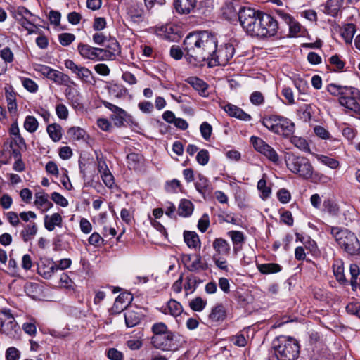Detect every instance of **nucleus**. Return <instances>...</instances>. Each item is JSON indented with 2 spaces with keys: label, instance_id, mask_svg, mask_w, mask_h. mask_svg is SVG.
<instances>
[{
  "label": "nucleus",
  "instance_id": "obj_1",
  "mask_svg": "<svg viewBox=\"0 0 360 360\" xmlns=\"http://www.w3.org/2000/svg\"><path fill=\"white\" fill-rule=\"evenodd\" d=\"M186 59L194 66H202L207 62L209 67L226 65L235 52L231 44L218 46L217 38L208 31L190 33L184 41Z\"/></svg>",
  "mask_w": 360,
  "mask_h": 360
},
{
  "label": "nucleus",
  "instance_id": "obj_2",
  "mask_svg": "<svg viewBox=\"0 0 360 360\" xmlns=\"http://www.w3.org/2000/svg\"><path fill=\"white\" fill-rule=\"evenodd\" d=\"M272 347L278 360H295L300 354L298 342L291 337H277L273 340Z\"/></svg>",
  "mask_w": 360,
  "mask_h": 360
},
{
  "label": "nucleus",
  "instance_id": "obj_3",
  "mask_svg": "<svg viewBox=\"0 0 360 360\" xmlns=\"http://www.w3.org/2000/svg\"><path fill=\"white\" fill-rule=\"evenodd\" d=\"M328 231L337 243L345 252L351 255L359 254L360 243L354 233L339 226H329Z\"/></svg>",
  "mask_w": 360,
  "mask_h": 360
},
{
  "label": "nucleus",
  "instance_id": "obj_4",
  "mask_svg": "<svg viewBox=\"0 0 360 360\" xmlns=\"http://www.w3.org/2000/svg\"><path fill=\"white\" fill-rule=\"evenodd\" d=\"M262 11L252 8H243L238 12V19L244 30L251 36L260 37L261 15Z\"/></svg>",
  "mask_w": 360,
  "mask_h": 360
},
{
  "label": "nucleus",
  "instance_id": "obj_5",
  "mask_svg": "<svg viewBox=\"0 0 360 360\" xmlns=\"http://www.w3.org/2000/svg\"><path fill=\"white\" fill-rule=\"evenodd\" d=\"M262 124L273 133L288 137L295 131V124L290 119L276 115L264 117Z\"/></svg>",
  "mask_w": 360,
  "mask_h": 360
},
{
  "label": "nucleus",
  "instance_id": "obj_6",
  "mask_svg": "<svg viewBox=\"0 0 360 360\" xmlns=\"http://www.w3.org/2000/svg\"><path fill=\"white\" fill-rule=\"evenodd\" d=\"M288 169L300 177L308 179L313 174V167L308 158L289 153L285 155Z\"/></svg>",
  "mask_w": 360,
  "mask_h": 360
},
{
  "label": "nucleus",
  "instance_id": "obj_7",
  "mask_svg": "<svg viewBox=\"0 0 360 360\" xmlns=\"http://www.w3.org/2000/svg\"><path fill=\"white\" fill-rule=\"evenodd\" d=\"M34 70L58 85L65 86L76 85L75 82L69 75L53 69L49 66L43 64H34Z\"/></svg>",
  "mask_w": 360,
  "mask_h": 360
},
{
  "label": "nucleus",
  "instance_id": "obj_8",
  "mask_svg": "<svg viewBox=\"0 0 360 360\" xmlns=\"http://www.w3.org/2000/svg\"><path fill=\"white\" fill-rule=\"evenodd\" d=\"M0 332L11 338H18L21 333L20 327L15 320L10 310L0 311Z\"/></svg>",
  "mask_w": 360,
  "mask_h": 360
},
{
  "label": "nucleus",
  "instance_id": "obj_9",
  "mask_svg": "<svg viewBox=\"0 0 360 360\" xmlns=\"http://www.w3.org/2000/svg\"><path fill=\"white\" fill-rule=\"evenodd\" d=\"M151 343L155 348L163 351H174L179 347L175 335L171 330L161 335H153Z\"/></svg>",
  "mask_w": 360,
  "mask_h": 360
},
{
  "label": "nucleus",
  "instance_id": "obj_10",
  "mask_svg": "<svg viewBox=\"0 0 360 360\" xmlns=\"http://www.w3.org/2000/svg\"><path fill=\"white\" fill-rule=\"evenodd\" d=\"M250 141L254 148L257 152L264 155L268 160L274 163H278L279 162V155L276 151L263 139L259 137L252 136Z\"/></svg>",
  "mask_w": 360,
  "mask_h": 360
},
{
  "label": "nucleus",
  "instance_id": "obj_11",
  "mask_svg": "<svg viewBox=\"0 0 360 360\" xmlns=\"http://www.w3.org/2000/svg\"><path fill=\"white\" fill-rule=\"evenodd\" d=\"M261 15V34L260 37H268L274 36L278 30V22L274 18L264 12Z\"/></svg>",
  "mask_w": 360,
  "mask_h": 360
},
{
  "label": "nucleus",
  "instance_id": "obj_12",
  "mask_svg": "<svg viewBox=\"0 0 360 360\" xmlns=\"http://www.w3.org/2000/svg\"><path fill=\"white\" fill-rule=\"evenodd\" d=\"M66 68L77 75L79 79L86 83H91L93 79L92 72L86 67L77 65L73 60L67 59L64 61Z\"/></svg>",
  "mask_w": 360,
  "mask_h": 360
},
{
  "label": "nucleus",
  "instance_id": "obj_13",
  "mask_svg": "<svg viewBox=\"0 0 360 360\" xmlns=\"http://www.w3.org/2000/svg\"><path fill=\"white\" fill-rule=\"evenodd\" d=\"M353 89L354 90V94H345L339 98V103L349 110L360 115V104L356 101V98L360 96V91L354 87ZM352 91L353 92V91Z\"/></svg>",
  "mask_w": 360,
  "mask_h": 360
},
{
  "label": "nucleus",
  "instance_id": "obj_14",
  "mask_svg": "<svg viewBox=\"0 0 360 360\" xmlns=\"http://www.w3.org/2000/svg\"><path fill=\"white\" fill-rule=\"evenodd\" d=\"M132 300L133 296L130 293L124 292L120 294L116 298L113 306L110 309V313L112 314H117L127 309V306L131 303Z\"/></svg>",
  "mask_w": 360,
  "mask_h": 360
},
{
  "label": "nucleus",
  "instance_id": "obj_15",
  "mask_svg": "<svg viewBox=\"0 0 360 360\" xmlns=\"http://www.w3.org/2000/svg\"><path fill=\"white\" fill-rule=\"evenodd\" d=\"M81 56L86 59L97 60L100 59V54L104 51L103 49L92 47L88 44H79L77 46Z\"/></svg>",
  "mask_w": 360,
  "mask_h": 360
},
{
  "label": "nucleus",
  "instance_id": "obj_16",
  "mask_svg": "<svg viewBox=\"0 0 360 360\" xmlns=\"http://www.w3.org/2000/svg\"><path fill=\"white\" fill-rule=\"evenodd\" d=\"M103 104L105 108L113 112L111 115V119L113 120L114 124L117 127L122 126L127 116V112L109 102L105 101Z\"/></svg>",
  "mask_w": 360,
  "mask_h": 360
},
{
  "label": "nucleus",
  "instance_id": "obj_17",
  "mask_svg": "<svg viewBox=\"0 0 360 360\" xmlns=\"http://www.w3.org/2000/svg\"><path fill=\"white\" fill-rule=\"evenodd\" d=\"M224 110L231 117H236L242 121H250L252 117L250 115L246 113L240 108L233 105L231 103H226L222 106Z\"/></svg>",
  "mask_w": 360,
  "mask_h": 360
},
{
  "label": "nucleus",
  "instance_id": "obj_18",
  "mask_svg": "<svg viewBox=\"0 0 360 360\" xmlns=\"http://www.w3.org/2000/svg\"><path fill=\"white\" fill-rule=\"evenodd\" d=\"M142 318L143 314L139 309H127L124 312L125 323L128 328H131L138 325Z\"/></svg>",
  "mask_w": 360,
  "mask_h": 360
},
{
  "label": "nucleus",
  "instance_id": "obj_19",
  "mask_svg": "<svg viewBox=\"0 0 360 360\" xmlns=\"http://www.w3.org/2000/svg\"><path fill=\"white\" fill-rule=\"evenodd\" d=\"M212 247L215 251V254L214 255L228 256L230 254L231 246L228 241L222 238H217L214 239L212 243Z\"/></svg>",
  "mask_w": 360,
  "mask_h": 360
},
{
  "label": "nucleus",
  "instance_id": "obj_20",
  "mask_svg": "<svg viewBox=\"0 0 360 360\" xmlns=\"http://www.w3.org/2000/svg\"><path fill=\"white\" fill-rule=\"evenodd\" d=\"M327 91L333 96H338L339 98L345 96V94H354L352 91H354L352 86H340L335 84H330L327 86Z\"/></svg>",
  "mask_w": 360,
  "mask_h": 360
},
{
  "label": "nucleus",
  "instance_id": "obj_21",
  "mask_svg": "<svg viewBox=\"0 0 360 360\" xmlns=\"http://www.w3.org/2000/svg\"><path fill=\"white\" fill-rule=\"evenodd\" d=\"M161 311L165 314H170L176 317L181 314L183 308L179 302L172 299L168 301L167 306L162 307Z\"/></svg>",
  "mask_w": 360,
  "mask_h": 360
},
{
  "label": "nucleus",
  "instance_id": "obj_22",
  "mask_svg": "<svg viewBox=\"0 0 360 360\" xmlns=\"http://www.w3.org/2000/svg\"><path fill=\"white\" fill-rule=\"evenodd\" d=\"M144 11L139 4H134L127 8V15L135 22H139L143 19Z\"/></svg>",
  "mask_w": 360,
  "mask_h": 360
},
{
  "label": "nucleus",
  "instance_id": "obj_23",
  "mask_svg": "<svg viewBox=\"0 0 360 360\" xmlns=\"http://www.w3.org/2000/svg\"><path fill=\"white\" fill-rule=\"evenodd\" d=\"M196 190L202 195L209 194L211 193L212 188L209 180L202 174H198V179L195 183Z\"/></svg>",
  "mask_w": 360,
  "mask_h": 360
},
{
  "label": "nucleus",
  "instance_id": "obj_24",
  "mask_svg": "<svg viewBox=\"0 0 360 360\" xmlns=\"http://www.w3.org/2000/svg\"><path fill=\"white\" fill-rule=\"evenodd\" d=\"M38 229L35 222H30L28 224L24 226L23 229L20 231V236L22 240L27 243L36 236Z\"/></svg>",
  "mask_w": 360,
  "mask_h": 360
},
{
  "label": "nucleus",
  "instance_id": "obj_25",
  "mask_svg": "<svg viewBox=\"0 0 360 360\" xmlns=\"http://www.w3.org/2000/svg\"><path fill=\"white\" fill-rule=\"evenodd\" d=\"M196 0H175L174 6L179 13L187 14L195 6Z\"/></svg>",
  "mask_w": 360,
  "mask_h": 360
},
{
  "label": "nucleus",
  "instance_id": "obj_26",
  "mask_svg": "<svg viewBox=\"0 0 360 360\" xmlns=\"http://www.w3.org/2000/svg\"><path fill=\"white\" fill-rule=\"evenodd\" d=\"M226 317V312L224 306L222 304H216L211 310L209 314V319L212 322H219L224 321Z\"/></svg>",
  "mask_w": 360,
  "mask_h": 360
},
{
  "label": "nucleus",
  "instance_id": "obj_27",
  "mask_svg": "<svg viewBox=\"0 0 360 360\" xmlns=\"http://www.w3.org/2000/svg\"><path fill=\"white\" fill-rule=\"evenodd\" d=\"M184 239L189 248L196 250L200 248L199 236L195 231H185L184 232Z\"/></svg>",
  "mask_w": 360,
  "mask_h": 360
},
{
  "label": "nucleus",
  "instance_id": "obj_28",
  "mask_svg": "<svg viewBox=\"0 0 360 360\" xmlns=\"http://www.w3.org/2000/svg\"><path fill=\"white\" fill-rule=\"evenodd\" d=\"M227 234L231 238L234 245V252H237L241 249L242 244L245 241V236L243 233L240 231H230L227 233Z\"/></svg>",
  "mask_w": 360,
  "mask_h": 360
},
{
  "label": "nucleus",
  "instance_id": "obj_29",
  "mask_svg": "<svg viewBox=\"0 0 360 360\" xmlns=\"http://www.w3.org/2000/svg\"><path fill=\"white\" fill-rule=\"evenodd\" d=\"M207 264L202 262L201 256L197 254L194 255V259L191 261L189 265H188L187 269L191 272L197 273L200 271L207 270Z\"/></svg>",
  "mask_w": 360,
  "mask_h": 360
},
{
  "label": "nucleus",
  "instance_id": "obj_30",
  "mask_svg": "<svg viewBox=\"0 0 360 360\" xmlns=\"http://www.w3.org/2000/svg\"><path fill=\"white\" fill-rule=\"evenodd\" d=\"M61 224L62 217L58 213H54L50 217L46 215L44 218V226L49 231L54 230L56 226H60Z\"/></svg>",
  "mask_w": 360,
  "mask_h": 360
},
{
  "label": "nucleus",
  "instance_id": "obj_31",
  "mask_svg": "<svg viewBox=\"0 0 360 360\" xmlns=\"http://www.w3.org/2000/svg\"><path fill=\"white\" fill-rule=\"evenodd\" d=\"M342 5V0H328L325 6V13L331 16L338 15Z\"/></svg>",
  "mask_w": 360,
  "mask_h": 360
},
{
  "label": "nucleus",
  "instance_id": "obj_32",
  "mask_svg": "<svg viewBox=\"0 0 360 360\" xmlns=\"http://www.w3.org/2000/svg\"><path fill=\"white\" fill-rule=\"evenodd\" d=\"M355 32L354 25L353 23H348L341 29L340 34L347 44H351Z\"/></svg>",
  "mask_w": 360,
  "mask_h": 360
},
{
  "label": "nucleus",
  "instance_id": "obj_33",
  "mask_svg": "<svg viewBox=\"0 0 360 360\" xmlns=\"http://www.w3.org/2000/svg\"><path fill=\"white\" fill-rule=\"evenodd\" d=\"M61 129L60 125L56 123L48 125L46 129L49 136L54 142L60 140L62 137Z\"/></svg>",
  "mask_w": 360,
  "mask_h": 360
},
{
  "label": "nucleus",
  "instance_id": "obj_34",
  "mask_svg": "<svg viewBox=\"0 0 360 360\" xmlns=\"http://www.w3.org/2000/svg\"><path fill=\"white\" fill-rule=\"evenodd\" d=\"M193 210V203L188 200H181L178 208V212L180 216L188 217L190 216Z\"/></svg>",
  "mask_w": 360,
  "mask_h": 360
},
{
  "label": "nucleus",
  "instance_id": "obj_35",
  "mask_svg": "<svg viewBox=\"0 0 360 360\" xmlns=\"http://www.w3.org/2000/svg\"><path fill=\"white\" fill-rule=\"evenodd\" d=\"M186 82L191 85L195 90L204 93L207 89V84L201 79L196 77H191L186 79Z\"/></svg>",
  "mask_w": 360,
  "mask_h": 360
},
{
  "label": "nucleus",
  "instance_id": "obj_36",
  "mask_svg": "<svg viewBox=\"0 0 360 360\" xmlns=\"http://www.w3.org/2000/svg\"><path fill=\"white\" fill-rule=\"evenodd\" d=\"M257 268L258 270L264 274L277 273L281 270V266L275 263L259 264Z\"/></svg>",
  "mask_w": 360,
  "mask_h": 360
},
{
  "label": "nucleus",
  "instance_id": "obj_37",
  "mask_svg": "<svg viewBox=\"0 0 360 360\" xmlns=\"http://www.w3.org/2000/svg\"><path fill=\"white\" fill-rule=\"evenodd\" d=\"M333 270L336 279L340 283H345L346 278L344 274V267L341 261H335L333 264Z\"/></svg>",
  "mask_w": 360,
  "mask_h": 360
},
{
  "label": "nucleus",
  "instance_id": "obj_38",
  "mask_svg": "<svg viewBox=\"0 0 360 360\" xmlns=\"http://www.w3.org/2000/svg\"><path fill=\"white\" fill-rule=\"evenodd\" d=\"M39 126V122L37 120L31 115H28L26 117L25 120L24 122V128L30 133L35 132Z\"/></svg>",
  "mask_w": 360,
  "mask_h": 360
},
{
  "label": "nucleus",
  "instance_id": "obj_39",
  "mask_svg": "<svg viewBox=\"0 0 360 360\" xmlns=\"http://www.w3.org/2000/svg\"><path fill=\"white\" fill-rule=\"evenodd\" d=\"M316 158L320 162L331 169H337L340 166L339 162L334 158L323 155H317Z\"/></svg>",
  "mask_w": 360,
  "mask_h": 360
},
{
  "label": "nucleus",
  "instance_id": "obj_40",
  "mask_svg": "<svg viewBox=\"0 0 360 360\" xmlns=\"http://www.w3.org/2000/svg\"><path fill=\"white\" fill-rule=\"evenodd\" d=\"M290 141L295 147H297V148H299L301 150H303V151H309V145H308L307 141L302 137H299V136H292L290 139Z\"/></svg>",
  "mask_w": 360,
  "mask_h": 360
},
{
  "label": "nucleus",
  "instance_id": "obj_41",
  "mask_svg": "<svg viewBox=\"0 0 360 360\" xmlns=\"http://www.w3.org/2000/svg\"><path fill=\"white\" fill-rule=\"evenodd\" d=\"M68 134L75 140L84 139L86 136V131L79 127H70L68 131Z\"/></svg>",
  "mask_w": 360,
  "mask_h": 360
},
{
  "label": "nucleus",
  "instance_id": "obj_42",
  "mask_svg": "<svg viewBox=\"0 0 360 360\" xmlns=\"http://www.w3.org/2000/svg\"><path fill=\"white\" fill-rule=\"evenodd\" d=\"M323 206L327 212L332 216H338L340 212V208L337 203L335 202L327 200L323 202Z\"/></svg>",
  "mask_w": 360,
  "mask_h": 360
},
{
  "label": "nucleus",
  "instance_id": "obj_43",
  "mask_svg": "<svg viewBox=\"0 0 360 360\" xmlns=\"http://www.w3.org/2000/svg\"><path fill=\"white\" fill-rule=\"evenodd\" d=\"M206 304L207 302L202 300L200 297H195L189 303L190 307L195 311H202L205 308Z\"/></svg>",
  "mask_w": 360,
  "mask_h": 360
},
{
  "label": "nucleus",
  "instance_id": "obj_44",
  "mask_svg": "<svg viewBox=\"0 0 360 360\" xmlns=\"http://www.w3.org/2000/svg\"><path fill=\"white\" fill-rule=\"evenodd\" d=\"M257 189L261 192V198L263 200L266 199L271 194V188L266 186V181L264 179H261L257 183Z\"/></svg>",
  "mask_w": 360,
  "mask_h": 360
},
{
  "label": "nucleus",
  "instance_id": "obj_45",
  "mask_svg": "<svg viewBox=\"0 0 360 360\" xmlns=\"http://www.w3.org/2000/svg\"><path fill=\"white\" fill-rule=\"evenodd\" d=\"M33 14L25 7L24 6H19L18 7L14 13H13V17L15 20L20 19L21 18H30V17H32Z\"/></svg>",
  "mask_w": 360,
  "mask_h": 360
},
{
  "label": "nucleus",
  "instance_id": "obj_46",
  "mask_svg": "<svg viewBox=\"0 0 360 360\" xmlns=\"http://www.w3.org/2000/svg\"><path fill=\"white\" fill-rule=\"evenodd\" d=\"M212 260L215 265L221 270L229 271L227 260L223 256L213 255Z\"/></svg>",
  "mask_w": 360,
  "mask_h": 360
},
{
  "label": "nucleus",
  "instance_id": "obj_47",
  "mask_svg": "<svg viewBox=\"0 0 360 360\" xmlns=\"http://www.w3.org/2000/svg\"><path fill=\"white\" fill-rule=\"evenodd\" d=\"M75 39V36L71 33H62L58 36V40L62 46H67Z\"/></svg>",
  "mask_w": 360,
  "mask_h": 360
},
{
  "label": "nucleus",
  "instance_id": "obj_48",
  "mask_svg": "<svg viewBox=\"0 0 360 360\" xmlns=\"http://www.w3.org/2000/svg\"><path fill=\"white\" fill-rule=\"evenodd\" d=\"M200 131L204 139L208 140L212 132V126L207 122H203L200 127Z\"/></svg>",
  "mask_w": 360,
  "mask_h": 360
},
{
  "label": "nucleus",
  "instance_id": "obj_49",
  "mask_svg": "<svg viewBox=\"0 0 360 360\" xmlns=\"http://www.w3.org/2000/svg\"><path fill=\"white\" fill-rule=\"evenodd\" d=\"M152 331L153 333V335H161L169 331V330L165 323L160 322L153 324L152 326Z\"/></svg>",
  "mask_w": 360,
  "mask_h": 360
},
{
  "label": "nucleus",
  "instance_id": "obj_50",
  "mask_svg": "<svg viewBox=\"0 0 360 360\" xmlns=\"http://www.w3.org/2000/svg\"><path fill=\"white\" fill-rule=\"evenodd\" d=\"M35 204L39 205L40 206L45 205L48 204L49 206H52V203L48 200V195L44 192H38L35 194Z\"/></svg>",
  "mask_w": 360,
  "mask_h": 360
},
{
  "label": "nucleus",
  "instance_id": "obj_51",
  "mask_svg": "<svg viewBox=\"0 0 360 360\" xmlns=\"http://www.w3.org/2000/svg\"><path fill=\"white\" fill-rule=\"evenodd\" d=\"M346 311L348 314L355 315L360 319V303L353 302L346 306Z\"/></svg>",
  "mask_w": 360,
  "mask_h": 360
},
{
  "label": "nucleus",
  "instance_id": "obj_52",
  "mask_svg": "<svg viewBox=\"0 0 360 360\" xmlns=\"http://www.w3.org/2000/svg\"><path fill=\"white\" fill-rule=\"evenodd\" d=\"M200 281H198L197 278L193 276H188L186 278V283L184 285L186 290H191V292L195 290L198 284Z\"/></svg>",
  "mask_w": 360,
  "mask_h": 360
},
{
  "label": "nucleus",
  "instance_id": "obj_53",
  "mask_svg": "<svg viewBox=\"0 0 360 360\" xmlns=\"http://www.w3.org/2000/svg\"><path fill=\"white\" fill-rule=\"evenodd\" d=\"M20 357V351L14 347H8L6 351V360H19Z\"/></svg>",
  "mask_w": 360,
  "mask_h": 360
},
{
  "label": "nucleus",
  "instance_id": "obj_54",
  "mask_svg": "<svg viewBox=\"0 0 360 360\" xmlns=\"http://www.w3.org/2000/svg\"><path fill=\"white\" fill-rule=\"evenodd\" d=\"M25 292L27 295L32 297H37V293L38 292V290L39 288V285L34 283H27L25 284Z\"/></svg>",
  "mask_w": 360,
  "mask_h": 360
},
{
  "label": "nucleus",
  "instance_id": "obj_55",
  "mask_svg": "<svg viewBox=\"0 0 360 360\" xmlns=\"http://www.w3.org/2000/svg\"><path fill=\"white\" fill-rule=\"evenodd\" d=\"M349 271L351 274V285L355 287L356 285V279L359 274V267L356 264H352L349 266Z\"/></svg>",
  "mask_w": 360,
  "mask_h": 360
},
{
  "label": "nucleus",
  "instance_id": "obj_56",
  "mask_svg": "<svg viewBox=\"0 0 360 360\" xmlns=\"http://www.w3.org/2000/svg\"><path fill=\"white\" fill-rule=\"evenodd\" d=\"M51 199L54 202L63 207H65L68 205V200L59 193L53 192L51 194Z\"/></svg>",
  "mask_w": 360,
  "mask_h": 360
},
{
  "label": "nucleus",
  "instance_id": "obj_57",
  "mask_svg": "<svg viewBox=\"0 0 360 360\" xmlns=\"http://www.w3.org/2000/svg\"><path fill=\"white\" fill-rule=\"evenodd\" d=\"M6 217L10 224L14 227L20 224V217L16 212L11 211L6 212Z\"/></svg>",
  "mask_w": 360,
  "mask_h": 360
},
{
  "label": "nucleus",
  "instance_id": "obj_58",
  "mask_svg": "<svg viewBox=\"0 0 360 360\" xmlns=\"http://www.w3.org/2000/svg\"><path fill=\"white\" fill-rule=\"evenodd\" d=\"M209 158V153L205 149L200 150L196 156L197 162L201 165H207L208 163Z\"/></svg>",
  "mask_w": 360,
  "mask_h": 360
},
{
  "label": "nucleus",
  "instance_id": "obj_59",
  "mask_svg": "<svg viewBox=\"0 0 360 360\" xmlns=\"http://www.w3.org/2000/svg\"><path fill=\"white\" fill-rule=\"evenodd\" d=\"M314 131L317 136L322 139H330L331 137L329 131L322 126H316L314 128Z\"/></svg>",
  "mask_w": 360,
  "mask_h": 360
},
{
  "label": "nucleus",
  "instance_id": "obj_60",
  "mask_svg": "<svg viewBox=\"0 0 360 360\" xmlns=\"http://www.w3.org/2000/svg\"><path fill=\"white\" fill-rule=\"evenodd\" d=\"M106 354L110 360H123L124 355L122 352L115 348H110L107 350Z\"/></svg>",
  "mask_w": 360,
  "mask_h": 360
},
{
  "label": "nucleus",
  "instance_id": "obj_61",
  "mask_svg": "<svg viewBox=\"0 0 360 360\" xmlns=\"http://www.w3.org/2000/svg\"><path fill=\"white\" fill-rule=\"evenodd\" d=\"M250 102L255 105H259L264 103V96L260 91H254L250 97Z\"/></svg>",
  "mask_w": 360,
  "mask_h": 360
},
{
  "label": "nucleus",
  "instance_id": "obj_62",
  "mask_svg": "<svg viewBox=\"0 0 360 360\" xmlns=\"http://www.w3.org/2000/svg\"><path fill=\"white\" fill-rule=\"evenodd\" d=\"M55 272V270L53 267V265H51L49 267L46 266H39L38 267V273L42 276L44 278H49L52 276L53 274Z\"/></svg>",
  "mask_w": 360,
  "mask_h": 360
},
{
  "label": "nucleus",
  "instance_id": "obj_63",
  "mask_svg": "<svg viewBox=\"0 0 360 360\" xmlns=\"http://www.w3.org/2000/svg\"><path fill=\"white\" fill-rule=\"evenodd\" d=\"M13 54L9 48H4L1 51V58L0 60H2L6 62V66L7 67V63L13 61Z\"/></svg>",
  "mask_w": 360,
  "mask_h": 360
},
{
  "label": "nucleus",
  "instance_id": "obj_64",
  "mask_svg": "<svg viewBox=\"0 0 360 360\" xmlns=\"http://www.w3.org/2000/svg\"><path fill=\"white\" fill-rule=\"evenodd\" d=\"M127 159L129 167L130 168H135L140 161V156L137 153H131L127 156Z\"/></svg>",
  "mask_w": 360,
  "mask_h": 360
}]
</instances>
